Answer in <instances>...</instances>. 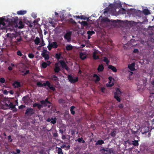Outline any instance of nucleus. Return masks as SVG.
Masks as SVG:
<instances>
[{"instance_id":"obj_39","label":"nucleus","mask_w":154,"mask_h":154,"mask_svg":"<svg viewBox=\"0 0 154 154\" xmlns=\"http://www.w3.org/2000/svg\"><path fill=\"white\" fill-rule=\"evenodd\" d=\"M58 154H63L62 152V150L61 148H59L58 149Z\"/></svg>"},{"instance_id":"obj_22","label":"nucleus","mask_w":154,"mask_h":154,"mask_svg":"<svg viewBox=\"0 0 154 154\" xmlns=\"http://www.w3.org/2000/svg\"><path fill=\"white\" fill-rule=\"evenodd\" d=\"M66 49L68 51L71 50L72 49L73 47L72 45H68L66 47Z\"/></svg>"},{"instance_id":"obj_27","label":"nucleus","mask_w":154,"mask_h":154,"mask_svg":"<svg viewBox=\"0 0 154 154\" xmlns=\"http://www.w3.org/2000/svg\"><path fill=\"white\" fill-rule=\"evenodd\" d=\"M143 13L145 15H148L150 14L149 10L148 9H145L143 10Z\"/></svg>"},{"instance_id":"obj_36","label":"nucleus","mask_w":154,"mask_h":154,"mask_svg":"<svg viewBox=\"0 0 154 154\" xmlns=\"http://www.w3.org/2000/svg\"><path fill=\"white\" fill-rule=\"evenodd\" d=\"M57 119L56 118H51V123L53 124H55L56 122Z\"/></svg>"},{"instance_id":"obj_54","label":"nucleus","mask_w":154,"mask_h":154,"mask_svg":"<svg viewBox=\"0 0 154 154\" xmlns=\"http://www.w3.org/2000/svg\"><path fill=\"white\" fill-rule=\"evenodd\" d=\"M118 107L120 108H122L123 107V105L122 104H121L118 106Z\"/></svg>"},{"instance_id":"obj_55","label":"nucleus","mask_w":154,"mask_h":154,"mask_svg":"<svg viewBox=\"0 0 154 154\" xmlns=\"http://www.w3.org/2000/svg\"><path fill=\"white\" fill-rule=\"evenodd\" d=\"M112 79V77L110 76L109 77V83H110L111 82Z\"/></svg>"},{"instance_id":"obj_3","label":"nucleus","mask_w":154,"mask_h":154,"mask_svg":"<svg viewBox=\"0 0 154 154\" xmlns=\"http://www.w3.org/2000/svg\"><path fill=\"white\" fill-rule=\"evenodd\" d=\"M121 94V92L119 88L116 89V92L114 93V97L116 100L118 102H120L121 101V99L120 97Z\"/></svg>"},{"instance_id":"obj_30","label":"nucleus","mask_w":154,"mask_h":154,"mask_svg":"<svg viewBox=\"0 0 154 154\" xmlns=\"http://www.w3.org/2000/svg\"><path fill=\"white\" fill-rule=\"evenodd\" d=\"M103 61L104 62H106V64H108L109 63V60H108V58L105 57H103Z\"/></svg>"},{"instance_id":"obj_56","label":"nucleus","mask_w":154,"mask_h":154,"mask_svg":"<svg viewBox=\"0 0 154 154\" xmlns=\"http://www.w3.org/2000/svg\"><path fill=\"white\" fill-rule=\"evenodd\" d=\"M105 89V88L104 87H101V88L100 90L102 92H104Z\"/></svg>"},{"instance_id":"obj_29","label":"nucleus","mask_w":154,"mask_h":154,"mask_svg":"<svg viewBox=\"0 0 154 154\" xmlns=\"http://www.w3.org/2000/svg\"><path fill=\"white\" fill-rule=\"evenodd\" d=\"M8 103H9V107L12 109L15 108V106L12 103L8 101Z\"/></svg>"},{"instance_id":"obj_59","label":"nucleus","mask_w":154,"mask_h":154,"mask_svg":"<svg viewBox=\"0 0 154 154\" xmlns=\"http://www.w3.org/2000/svg\"><path fill=\"white\" fill-rule=\"evenodd\" d=\"M48 50L49 51H51L52 47H51V44H50V45L49 46H48Z\"/></svg>"},{"instance_id":"obj_31","label":"nucleus","mask_w":154,"mask_h":154,"mask_svg":"<svg viewBox=\"0 0 154 154\" xmlns=\"http://www.w3.org/2000/svg\"><path fill=\"white\" fill-rule=\"evenodd\" d=\"M14 84L16 85L15 87L17 88H18L21 87L20 83V82H15Z\"/></svg>"},{"instance_id":"obj_6","label":"nucleus","mask_w":154,"mask_h":154,"mask_svg":"<svg viewBox=\"0 0 154 154\" xmlns=\"http://www.w3.org/2000/svg\"><path fill=\"white\" fill-rule=\"evenodd\" d=\"M68 78L69 81L72 83H74L77 82L79 80L78 77H76L74 79L73 76L70 75H68Z\"/></svg>"},{"instance_id":"obj_24","label":"nucleus","mask_w":154,"mask_h":154,"mask_svg":"<svg viewBox=\"0 0 154 154\" xmlns=\"http://www.w3.org/2000/svg\"><path fill=\"white\" fill-rule=\"evenodd\" d=\"M75 107L73 106H72L70 107V111L72 114L73 115L75 114V112L74 111Z\"/></svg>"},{"instance_id":"obj_57","label":"nucleus","mask_w":154,"mask_h":154,"mask_svg":"<svg viewBox=\"0 0 154 154\" xmlns=\"http://www.w3.org/2000/svg\"><path fill=\"white\" fill-rule=\"evenodd\" d=\"M66 136L63 134L62 135V138L63 140H65L66 139Z\"/></svg>"},{"instance_id":"obj_50","label":"nucleus","mask_w":154,"mask_h":154,"mask_svg":"<svg viewBox=\"0 0 154 154\" xmlns=\"http://www.w3.org/2000/svg\"><path fill=\"white\" fill-rule=\"evenodd\" d=\"M41 46H43L45 45L44 42L43 40H42V42L40 44Z\"/></svg>"},{"instance_id":"obj_37","label":"nucleus","mask_w":154,"mask_h":154,"mask_svg":"<svg viewBox=\"0 0 154 154\" xmlns=\"http://www.w3.org/2000/svg\"><path fill=\"white\" fill-rule=\"evenodd\" d=\"M81 24L83 26H88V23L86 21H83L81 23Z\"/></svg>"},{"instance_id":"obj_11","label":"nucleus","mask_w":154,"mask_h":154,"mask_svg":"<svg viewBox=\"0 0 154 154\" xmlns=\"http://www.w3.org/2000/svg\"><path fill=\"white\" fill-rule=\"evenodd\" d=\"M29 98L27 95L24 96L22 98V100L24 103L26 104L28 103L29 101Z\"/></svg>"},{"instance_id":"obj_5","label":"nucleus","mask_w":154,"mask_h":154,"mask_svg":"<svg viewBox=\"0 0 154 154\" xmlns=\"http://www.w3.org/2000/svg\"><path fill=\"white\" fill-rule=\"evenodd\" d=\"M48 86L49 89L54 91H55L56 90L55 88L52 85H51L50 82L48 81H46L45 82H44L42 84V86Z\"/></svg>"},{"instance_id":"obj_26","label":"nucleus","mask_w":154,"mask_h":154,"mask_svg":"<svg viewBox=\"0 0 154 154\" xmlns=\"http://www.w3.org/2000/svg\"><path fill=\"white\" fill-rule=\"evenodd\" d=\"M40 38L39 37H36L34 40L35 44L36 45H38L40 42Z\"/></svg>"},{"instance_id":"obj_17","label":"nucleus","mask_w":154,"mask_h":154,"mask_svg":"<svg viewBox=\"0 0 154 154\" xmlns=\"http://www.w3.org/2000/svg\"><path fill=\"white\" fill-rule=\"evenodd\" d=\"M93 77L94 78H96V79L94 81L95 82H97L100 80V77L96 74H95L94 75Z\"/></svg>"},{"instance_id":"obj_51","label":"nucleus","mask_w":154,"mask_h":154,"mask_svg":"<svg viewBox=\"0 0 154 154\" xmlns=\"http://www.w3.org/2000/svg\"><path fill=\"white\" fill-rule=\"evenodd\" d=\"M8 139L10 142H12V140L11 139V135H9L8 137Z\"/></svg>"},{"instance_id":"obj_28","label":"nucleus","mask_w":154,"mask_h":154,"mask_svg":"<svg viewBox=\"0 0 154 154\" xmlns=\"http://www.w3.org/2000/svg\"><path fill=\"white\" fill-rule=\"evenodd\" d=\"M104 143V141L101 140H100L97 141V143H96V145H101Z\"/></svg>"},{"instance_id":"obj_8","label":"nucleus","mask_w":154,"mask_h":154,"mask_svg":"<svg viewBox=\"0 0 154 154\" xmlns=\"http://www.w3.org/2000/svg\"><path fill=\"white\" fill-rule=\"evenodd\" d=\"M47 52V51L44 49L42 53L41 54V55L43 57L45 58V60H47L49 59V56L48 54H46V52Z\"/></svg>"},{"instance_id":"obj_64","label":"nucleus","mask_w":154,"mask_h":154,"mask_svg":"<svg viewBox=\"0 0 154 154\" xmlns=\"http://www.w3.org/2000/svg\"><path fill=\"white\" fill-rule=\"evenodd\" d=\"M151 84L154 87V80H152L151 82Z\"/></svg>"},{"instance_id":"obj_62","label":"nucleus","mask_w":154,"mask_h":154,"mask_svg":"<svg viewBox=\"0 0 154 154\" xmlns=\"http://www.w3.org/2000/svg\"><path fill=\"white\" fill-rule=\"evenodd\" d=\"M66 147V145H65V144H63V145H62L61 146V148H63Z\"/></svg>"},{"instance_id":"obj_60","label":"nucleus","mask_w":154,"mask_h":154,"mask_svg":"<svg viewBox=\"0 0 154 154\" xmlns=\"http://www.w3.org/2000/svg\"><path fill=\"white\" fill-rule=\"evenodd\" d=\"M106 85L107 86V87H111L113 86V84L112 83V85H110V84H107Z\"/></svg>"},{"instance_id":"obj_23","label":"nucleus","mask_w":154,"mask_h":154,"mask_svg":"<svg viewBox=\"0 0 154 154\" xmlns=\"http://www.w3.org/2000/svg\"><path fill=\"white\" fill-rule=\"evenodd\" d=\"M5 19L2 17H0V25H2L3 26L5 25V23L4 22Z\"/></svg>"},{"instance_id":"obj_53","label":"nucleus","mask_w":154,"mask_h":154,"mask_svg":"<svg viewBox=\"0 0 154 154\" xmlns=\"http://www.w3.org/2000/svg\"><path fill=\"white\" fill-rule=\"evenodd\" d=\"M8 92L6 90H5L3 91V93L4 94L7 95L8 93Z\"/></svg>"},{"instance_id":"obj_18","label":"nucleus","mask_w":154,"mask_h":154,"mask_svg":"<svg viewBox=\"0 0 154 154\" xmlns=\"http://www.w3.org/2000/svg\"><path fill=\"white\" fill-rule=\"evenodd\" d=\"M50 44L51 47L56 48L58 47V45L56 42H53Z\"/></svg>"},{"instance_id":"obj_4","label":"nucleus","mask_w":154,"mask_h":154,"mask_svg":"<svg viewBox=\"0 0 154 154\" xmlns=\"http://www.w3.org/2000/svg\"><path fill=\"white\" fill-rule=\"evenodd\" d=\"M72 34V31H69L67 32L64 35V38L67 40L68 42H70L71 41V37Z\"/></svg>"},{"instance_id":"obj_20","label":"nucleus","mask_w":154,"mask_h":154,"mask_svg":"<svg viewBox=\"0 0 154 154\" xmlns=\"http://www.w3.org/2000/svg\"><path fill=\"white\" fill-rule=\"evenodd\" d=\"M47 62L49 63L48 64L47 63H46L45 62H44L42 63V66L43 68H46L47 67L48 65H49L51 64V63L50 61H48Z\"/></svg>"},{"instance_id":"obj_1","label":"nucleus","mask_w":154,"mask_h":154,"mask_svg":"<svg viewBox=\"0 0 154 154\" xmlns=\"http://www.w3.org/2000/svg\"><path fill=\"white\" fill-rule=\"evenodd\" d=\"M59 63L62 68H64L67 71H68L69 70V68L65 61L63 60H60L59 62H57L55 64V67L54 69V71L55 73H58L60 70V69L59 66Z\"/></svg>"},{"instance_id":"obj_38","label":"nucleus","mask_w":154,"mask_h":154,"mask_svg":"<svg viewBox=\"0 0 154 154\" xmlns=\"http://www.w3.org/2000/svg\"><path fill=\"white\" fill-rule=\"evenodd\" d=\"M116 133V132L115 131H112L110 133V135L112 137H114Z\"/></svg>"},{"instance_id":"obj_49","label":"nucleus","mask_w":154,"mask_h":154,"mask_svg":"<svg viewBox=\"0 0 154 154\" xmlns=\"http://www.w3.org/2000/svg\"><path fill=\"white\" fill-rule=\"evenodd\" d=\"M139 52L138 50L137 49H134L133 51V52L134 53H138Z\"/></svg>"},{"instance_id":"obj_58","label":"nucleus","mask_w":154,"mask_h":154,"mask_svg":"<svg viewBox=\"0 0 154 154\" xmlns=\"http://www.w3.org/2000/svg\"><path fill=\"white\" fill-rule=\"evenodd\" d=\"M16 153H17V154H19L20 152V150L19 149H16Z\"/></svg>"},{"instance_id":"obj_19","label":"nucleus","mask_w":154,"mask_h":154,"mask_svg":"<svg viewBox=\"0 0 154 154\" xmlns=\"http://www.w3.org/2000/svg\"><path fill=\"white\" fill-rule=\"evenodd\" d=\"M51 79L53 80L54 81L56 82H58L59 81L58 78L55 75H53Z\"/></svg>"},{"instance_id":"obj_52","label":"nucleus","mask_w":154,"mask_h":154,"mask_svg":"<svg viewBox=\"0 0 154 154\" xmlns=\"http://www.w3.org/2000/svg\"><path fill=\"white\" fill-rule=\"evenodd\" d=\"M69 21L72 23H74L75 22V21L72 18H70L69 19Z\"/></svg>"},{"instance_id":"obj_25","label":"nucleus","mask_w":154,"mask_h":154,"mask_svg":"<svg viewBox=\"0 0 154 154\" xmlns=\"http://www.w3.org/2000/svg\"><path fill=\"white\" fill-rule=\"evenodd\" d=\"M132 144L135 146H137L139 145L138 140H134L132 141Z\"/></svg>"},{"instance_id":"obj_32","label":"nucleus","mask_w":154,"mask_h":154,"mask_svg":"<svg viewBox=\"0 0 154 154\" xmlns=\"http://www.w3.org/2000/svg\"><path fill=\"white\" fill-rule=\"evenodd\" d=\"M19 25L18 27L19 28L21 29L23 28L24 26V24H23L22 21H20L19 23Z\"/></svg>"},{"instance_id":"obj_10","label":"nucleus","mask_w":154,"mask_h":154,"mask_svg":"<svg viewBox=\"0 0 154 154\" xmlns=\"http://www.w3.org/2000/svg\"><path fill=\"white\" fill-rule=\"evenodd\" d=\"M104 21H105V22H110V21H111V22L114 23V24H115L116 23H117L118 21H119V20H111V21H110V20L109 19H108L107 18H105L104 19Z\"/></svg>"},{"instance_id":"obj_61","label":"nucleus","mask_w":154,"mask_h":154,"mask_svg":"<svg viewBox=\"0 0 154 154\" xmlns=\"http://www.w3.org/2000/svg\"><path fill=\"white\" fill-rule=\"evenodd\" d=\"M59 132L61 133L62 134H63L64 132L61 129H59Z\"/></svg>"},{"instance_id":"obj_44","label":"nucleus","mask_w":154,"mask_h":154,"mask_svg":"<svg viewBox=\"0 0 154 154\" xmlns=\"http://www.w3.org/2000/svg\"><path fill=\"white\" fill-rule=\"evenodd\" d=\"M17 54L20 57L22 56V54L21 52L20 51H18L17 52Z\"/></svg>"},{"instance_id":"obj_16","label":"nucleus","mask_w":154,"mask_h":154,"mask_svg":"<svg viewBox=\"0 0 154 154\" xmlns=\"http://www.w3.org/2000/svg\"><path fill=\"white\" fill-rule=\"evenodd\" d=\"M80 57L82 60H84L86 58V56L83 53L80 52L79 54Z\"/></svg>"},{"instance_id":"obj_47","label":"nucleus","mask_w":154,"mask_h":154,"mask_svg":"<svg viewBox=\"0 0 154 154\" xmlns=\"http://www.w3.org/2000/svg\"><path fill=\"white\" fill-rule=\"evenodd\" d=\"M29 70H27L22 75L23 76H25L27 74H29Z\"/></svg>"},{"instance_id":"obj_13","label":"nucleus","mask_w":154,"mask_h":154,"mask_svg":"<svg viewBox=\"0 0 154 154\" xmlns=\"http://www.w3.org/2000/svg\"><path fill=\"white\" fill-rule=\"evenodd\" d=\"M104 68L103 65L102 64H100L98 66L97 70L99 72H101L103 70Z\"/></svg>"},{"instance_id":"obj_48","label":"nucleus","mask_w":154,"mask_h":154,"mask_svg":"<svg viewBox=\"0 0 154 154\" xmlns=\"http://www.w3.org/2000/svg\"><path fill=\"white\" fill-rule=\"evenodd\" d=\"M53 136L55 137H57L58 136L57 132L53 133Z\"/></svg>"},{"instance_id":"obj_7","label":"nucleus","mask_w":154,"mask_h":154,"mask_svg":"<svg viewBox=\"0 0 154 154\" xmlns=\"http://www.w3.org/2000/svg\"><path fill=\"white\" fill-rule=\"evenodd\" d=\"M35 111L32 108H28L26 110L25 114L27 115L31 116L34 114Z\"/></svg>"},{"instance_id":"obj_40","label":"nucleus","mask_w":154,"mask_h":154,"mask_svg":"<svg viewBox=\"0 0 154 154\" xmlns=\"http://www.w3.org/2000/svg\"><path fill=\"white\" fill-rule=\"evenodd\" d=\"M58 102L60 103L63 104L64 103L65 101L63 99L61 98L59 100Z\"/></svg>"},{"instance_id":"obj_45","label":"nucleus","mask_w":154,"mask_h":154,"mask_svg":"<svg viewBox=\"0 0 154 154\" xmlns=\"http://www.w3.org/2000/svg\"><path fill=\"white\" fill-rule=\"evenodd\" d=\"M37 85L39 87H42V83L40 82H38L37 83Z\"/></svg>"},{"instance_id":"obj_42","label":"nucleus","mask_w":154,"mask_h":154,"mask_svg":"<svg viewBox=\"0 0 154 154\" xmlns=\"http://www.w3.org/2000/svg\"><path fill=\"white\" fill-rule=\"evenodd\" d=\"M28 57L29 58L32 59L34 57V55L32 53H30L28 54Z\"/></svg>"},{"instance_id":"obj_43","label":"nucleus","mask_w":154,"mask_h":154,"mask_svg":"<svg viewBox=\"0 0 154 154\" xmlns=\"http://www.w3.org/2000/svg\"><path fill=\"white\" fill-rule=\"evenodd\" d=\"M5 80L4 78H1L0 79V82L3 83H5Z\"/></svg>"},{"instance_id":"obj_35","label":"nucleus","mask_w":154,"mask_h":154,"mask_svg":"<svg viewBox=\"0 0 154 154\" xmlns=\"http://www.w3.org/2000/svg\"><path fill=\"white\" fill-rule=\"evenodd\" d=\"M87 34L89 35H92L95 33V32L93 31H90L88 30L87 31Z\"/></svg>"},{"instance_id":"obj_2","label":"nucleus","mask_w":154,"mask_h":154,"mask_svg":"<svg viewBox=\"0 0 154 154\" xmlns=\"http://www.w3.org/2000/svg\"><path fill=\"white\" fill-rule=\"evenodd\" d=\"M41 104L39 103H35L33 105V107H37L38 109H40L43 107V106L45 107L48 106V104H51V103L48 100V98H47L45 100H42L40 102Z\"/></svg>"},{"instance_id":"obj_41","label":"nucleus","mask_w":154,"mask_h":154,"mask_svg":"<svg viewBox=\"0 0 154 154\" xmlns=\"http://www.w3.org/2000/svg\"><path fill=\"white\" fill-rule=\"evenodd\" d=\"M80 19L84 20H85L87 19V21H88V20L89 19L88 18H87L86 16L84 15H81Z\"/></svg>"},{"instance_id":"obj_33","label":"nucleus","mask_w":154,"mask_h":154,"mask_svg":"<svg viewBox=\"0 0 154 154\" xmlns=\"http://www.w3.org/2000/svg\"><path fill=\"white\" fill-rule=\"evenodd\" d=\"M77 140L80 143H84L85 142V141L83 140L82 138H79Z\"/></svg>"},{"instance_id":"obj_9","label":"nucleus","mask_w":154,"mask_h":154,"mask_svg":"<svg viewBox=\"0 0 154 154\" xmlns=\"http://www.w3.org/2000/svg\"><path fill=\"white\" fill-rule=\"evenodd\" d=\"M150 93V95L149 96V100L150 101H152L154 100V89H153Z\"/></svg>"},{"instance_id":"obj_63","label":"nucleus","mask_w":154,"mask_h":154,"mask_svg":"<svg viewBox=\"0 0 154 154\" xmlns=\"http://www.w3.org/2000/svg\"><path fill=\"white\" fill-rule=\"evenodd\" d=\"M8 69L10 71H11L12 70V68L11 66H9L8 68Z\"/></svg>"},{"instance_id":"obj_15","label":"nucleus","mask_w":154,"mask_h":154,"mask_svg":"<svg viewBox=\"0 0 154 154\" xmlns=\"http://www.w3.org/2000/svg\"><path fill=\"white\" fill-rule=\"evenodd\" d=\"M108 68L109 69H111L114 72H116L117 71V69L116 68L115 66L112 65H109L108 66Z\"/></svg>"},{"instance_id":"obj_34","label":"nucleus","mask_w":154,"mask_h":154,"mask_svg":"<svg viewBox=\"0 0 154 154\" xmlns=\"http://www.w3.org/2000/svg\"><path fill=\"white\" fill-rule=\"evenodd\" d=\"M61 56V54H60L57 53L55 54V57L58 60L60 59Z\"/></svg>"},{"instance_id":"obj_46","label":"nucleus","mask_w":154,"mask_h":154,"mask_svg":"<svg viewBox=\"0 0 154 154\" xmlns=\"http://www.w3.org/2000/svg\"><path fill=\"white\" fill-rule=\"evenodd\" d=\"M25 107L26 106L25 105H21L19 106L18 108L20 109H21Z\"/></svg>"},{"instance_id":"obj_12","label":"nucleus","mask_w":154,"mask_h":154,"mask_svg":"<svg viewBox=\"0 0 154 154\" xmlns=\"http://www.w3.org/2000/svg\"><path fill=\"white\" fill-rule=\"evenodd\" d=\"M98 53V51L95 50L93 54V57L94 60H97L99 59V56L97 55L96 54Z\"/></svg>"},{"instance_id":"obj_21","label":"nucleus","mask_w":154,"mask_h":154,"mask_svg":"<svg viewBox=\"0 0 154 154\" xmlns=\"http://www.w3.org/2000/svg\"><path fill=\"white\" fill-rule=\"evenodd\" d=\"M26 13V11H17V14L18 15H24Z\"/></svg>"},{"instance_id":"obj_14","label":"nucleus","mask_w":154,"mask_h":154,"mask_svg":"<svg viewBox=\"0 0 154 154\" xmlns=\"http://www.w3.org/2000/svg\"><path fill=\"white\" fill-rule=\"evenodd\" d=\"M134 63H132L131 64H129L128 67L131 71H133L134 70Z\"/></svg>"}]
</instances>
